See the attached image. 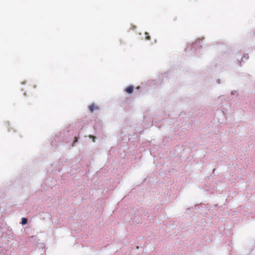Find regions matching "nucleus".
<instances>
[{"instance_id":"2","label":"nucleus","mask_w":255,"mask_h":255,"mask_svg":"<svg viewBox=\"0 0 255 255\" xmlns=\"http://www.w3.org/2000/svg\"><path fill=\"white\" fill-rule=\"evenodd\" d=\"M133 90V87L132 86H129L126 88L125 91L128 94H131L132 93Z\"/></svg>"},{"instance_id":"3","label":"nucleus","mask_w":255,"mask_h":255,"mask_svg":"<svg viewBox=\"0 0 255 255\" xmlns=\"http://www.w3.org/2000/svg\"><path fill=\"white\" fill-rule=\"evenodd\" d=\"M27 223V219L25 218H22L21 224L25 225Z\"/></svg>"},{"instance_id":"4","label":"nucleus","mask_w":255,"mask_h":255,"mask_svg":"<svg viewBox=\"0 0 255 255\" xmlns=\"http://www.w3.org/2000/svg\"><path fill=\"white\" fill-rule=\"evenodd\" d=\"M146 36H145V39L146 40H149L150 39V37L149 36V35H148V33H147V32H145V33Z\"/></svg>"},{"instance_id":"6","label":"nucleus","mask_w":255,"mask_h":255,"mask_svg":"<svg viewBox=\"0 0 255 255\" xmlns=\"http://www.w3.org/2000/svg\"><path fill=\"white\" fill-rule=\"evenodd\" d=\"M95 137H93V141H95Z\"/></svg>"},{"instance_id":"1","label":"nucleus","mask_w":255,"mask_h":255,"mask_svg":"<svg viewBox=\"0 0 255 255\" xmlns=\"http://www.w3.org/2000/svg\"><path fill=\"white\" fill-rule=\"evenodd\" d=\"M89 109L91 113L94 112L99 109V107L95 104H92L89 106Z\"/></svg>"},{"instance_id":"5","label":"nucleus","mask_w":255,"mask_h":255,"mask_svg":"<svg viewBox=\"0 0 255 255\" xmlns=\"http://www.w3.org/2000/svg\"><path fill=\"white\" fill-rule=\"evenodd\" d=\"M77 140H78V138L77 137H75V141H74V143H75L76 142H77Z\"/></svg>"}]
</instances>
